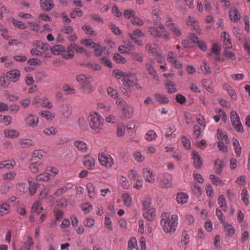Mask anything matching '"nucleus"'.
<instances>
[{"label":"nucleus","instance_id":"46","mask_svg":"<svg viewBox=\"0 0 250 250\" xmlns=\"http://www.w3.org/2000/svg\"><path fill=\"white\" fill-rule=\"evenodd\" d=\"M155 97L156 100L162 104H167L169 102L168 99L164 95L156 94Z\"/></svg>","mask_w":250,"mask_h":250},{"label":"nucleus","instance_id":"20","mask_svg":"<svg viewBox=\"0 0 250 250\" xmlns=\"http://www.w3.org/2000/svg\"><path fill=\"white\" fill-rule=\"evenodd\" d=\"M34 243L31 236H28L27 240L23 243L21 248V250H30L33 247Z\"/></svg>","mask_w":250,"mask_h":250},{"label":"nucleus","instance_id":"52","mask_svg":"<svg viewBox=\"0 0 250 250\" xmlns=\"http://www.w3.org/2000/svg\"><path fill=\"white\" fill-rule=\"evenodd\" d=\"M63 90L66 95L72 94L75 92L74 88L67 84L63 85Z\"/></svg>","mask_w":250,"mask_h":250},{"label":"nucleus","instance_id":"13","mask_svg":"<svg viewBox=\"0 0 250 250\" xmlns=\"http://www.w3.org/2000/svg\"><path fill=\"white\" fill-rule=\"evenodd\" d=\"M189 235L186 231L183 232L182 239L179 244V247L184 250H187L189 243Z\"/></svg>","mask_w":250,"mask_h":250},{"label":"nucleus","instance_id":"19","mask_svg":"<svg viewBox=\"0 0 250 250\" xmlns=\"http://www.w3.org/2000/svg\"><path fill=\"white\" fill-rule=\"evenodd\" d=\"M72 112V107L68 104H63L60 110L61 114L65 117H68Z\"/></svg>","mask_w":250,"mask_h":250},{"label":"nucleus","instance_id":"29","mask_svg":"<svg viewBox=\"0 0 250 250\" xmlns=\"http://www.w3.org/2000/svg\"><path fill=\"white\" fill-rule=\"evenodd\" d=\"M188 196L186 193H178L176 197V201L179 204H186L188 200Z\"/></svg>","mask_w":250,"mask_h":250},{"label":"nucleus","instance_id":"16","mask_svg":"<svg viewBox=\"0 0 250 250\" xmlns=\"http://www.w3.org/2000/svg\"><path fill=\"white\" fill-rule=\"evenodd\" d=\"M76 81L79 83L81 86L87 83H92L93 81V79L92 76L88 75H85L83 74H81L77 76L76 78Z\"/></svg>","mask_w":250,"mask_h":250},{"label":"nucleus","instance_id":"64","mask_svg":"<svg viewBox=\"0 0 250 250\" xmlns=\"http://www.w3.org/2000/svg\"><path fill=\"white\" fill-rule=\"evenodd\" d=\"M20 144L22 147H26L33 145L34 143L30 139H23L20 141Z\"/></svg>","mask_w":250,"mask_h":250},{"label":"nucleus","instance_id":"45","mask_svg":"<svg viewBox=\"0 0 250 250\" xmlns=\"http://www.w3.org/2000/svg\"><path fill=\"white\" fill-rule=\"evenodd\" d=\"M82 29L86 34L94 36L96 35L95 31L90 25H84L82 27Z\"/></svg>","mask_w":250,"mask_h":250},{"label":"nucleus","instance_id":"15","mask_svg":"<svg viewBox=\"0 0 250 250\" xmlns=\"http://www.w3.org/2000/svg\"><path fill=\"white\" fill-rule=\"evenodd\" d=\"M192 155L194 167L197 169L200 168L203 165V161L201 156L195 150H193Z\"/></svg>","mask_w":250,"mask_h":250},{"label":"nucleus","instance_id":"40","mask_svg":"<svg viewBox=\"0 0 250 250\" xmlns=\"http://www.w3.org/2000/svg\"><path fill=\"white\" fill-rule=\"evenodd\" d=\"M191 187L195 194L197 195L198 196L201 195L202 190L199 185H197L195 182H192L191 183Z\"/></svg>","mask_w":250,"mask_h":250},{"label":"nucleus","instance_id":"59","mask_svg":"<svg viewBox=\"0 0 250 250\" xmlns=\"http://www.w3.org/2000/svg\"><path fill=\"white\" fill-rule=\"evenodd\" d=\"M41 104L42 107L50 109L52 107V104L46 97H43L41 100Z\"/></svg>","mask_w":250,"mask_h":250},{"label":"nucleus","instance_id":"3","mask_svg":"<svg viewBox=\"0 0 250 250\" xmlns=\"http://www.w3.org/2000/svg\"><path fill=\"white\" fill-rule=\"evenodd\" d=\"M128 36L136 44L140 46L143 45L142 41L139 38L144 37L145 34L143 33L140 29L134 30L132 33H129Z\"/></svg>","mask_w":250,"mask_h":250},{"label":"nucleus","instance_id":"37","mask_svg":"<svg viewBox=\"0 0 250 250\" xmlns=\"http://www.w3.org/2000/svg\"><path fill=\"white\" fill-rule=\"evenodd\" d=\"M128 178L133 181H135L140 178V175L137 171L134 170H130L127 173Z\"/></svg>","mask_w":250,"mask_h":250},{"label":"nucleus","instance_id":"25","mask_svg":"<svg viewBox=\"0 0 250 250\" xmlns=\"http://www.w3.org/2000/svg\"><path fill=\"white\" fill-rule=\"evenodd\" d=\"M221 37L223 39V42L226 45V47L228 48H231V42L229 34L226 32H223L222 33Z\"/></svg>","mask_w":250,"mask_h":250},{"label":"nucleus","instance_id":"26","mask_svg":"<svg viewBox=\"0 0 250 250\" xmlns=\"http://www.w3.org/2000/svg\"><path fill=\"white\" fill-rule=\"evenodd\" d=\"M146 68L147 71L148 72L149 74L153 76L154 78L156 80H159V76L157 73L156 70L154 69V68L152 66V65L149 63H147L146 64Z\"/></svg>","mask_w":250,"mask_h":250},{"label":"nucleus","instance_id":"51","mask_svg":"<svg viewBox=\"0 0 250 250\" xmlns=\"http://www.w3.org/2000/svg\"><path fill=\"white\" fill-rule=\"evenodd\" d=\"M108 95L113 99H116L118 96V93L117 89L112 87H108L107 89Z\"/></svg>","mask_w":250,"mask_h":250},{"label":"nucleus","instance_id":"31","mask_svg":"<svg viewBox=\"0 0 250 250\" xmlns=\"http://www.w3.org/2000/svg\"><path fill=\"white\" fill-rule=\"evenodd\" d=\"M218 203L220 208H222L224 211H227L228 208L224 195H221L219 196L218 199Z\"/></svg>","mask_w":250,"mask_h":250},{"label":"nucleus","instance_id":"43","mask_svg":"<svg viewBox=\"0 0 250 250\" xmlns=\"http://www.w3.org/2000/svg\"><path fill=\"white\" fill-rule=\"evenodd\" d=\"M201 84L208 91L211 92L213 90V87L211 83L207 79H203L201 81Z\"/></svg>","mask_w":250,"mask_h":250},{"label":"nucleus","instance_id":"58","mask_svg":"<svg viewBox=\"0 0 250 250\" xmlns=\"http://www.w3.org/2000/svg\"><path fill=\"white\" fill-rule=\"evenodd\" d=\"M70 17L72 19L76 18V16H78L79 17H82L83 15V12L80 10L79 8H75L72 10L71 12Z\"/></svg>","mask_w":250,"mask_h":250},{"label":"nucleus","instance_id":"62","mask_svg":"<svg viewBox=\"0 0 250 250\" xmlns=\"http://www.w3.org/2000/svg\"><path fill=\"white\" fill-rule=\"evenodd\" d=\"M12 23L16 27H17L20 29H24L27 28V25L21 21H17L14 19H13Z\"/></svg>","mask_w":250,"mask_h":250},{"label":"nucleus","instance_id":"11","mask_svg":"<svg viewBox=\"0 0 250 250\" xmlns=\"http://www.w3.org/2000/svg\"><path fill=\"white\" fill-rule=\"evenodd\" d=\"M21 75V72L19 70L13 69L7 72L6 77L9 81L15 83L17 82Z\"/></svg>","mask_w":250,"mask_h":250},{"label":"nucleus","instance_id":"47","mask_svg":"<svg viewBox=\"0 0 250 250\" xmlns=\"http://www.w3.org/2000/svg\"><path fill=\"white\" fill-rule=\"evenodd\" d=\"M5 136L9 138L17 137L19 135V133L15 130H5L4 132Z\"/></svg>","mask_w":250,"mask_h":250},{"label":"nucleus","instance_id":"27","mask_svg":"<svg viewBox=\"0 0 250 250\" xmlns=\"http://www.w3.org/2000/svg\"><path fill=\"white\" fill-rule=\"evenodd\" d=\"M214 167L216 173L221 174L224 167V162L220 159L216 160L215 162Z\"/></svg>","mask_w":250,"mask_h":250},{"label":"nucleus","instance_id":"57","mask_svg":"<svg viewBox=\"0 0 250 250\" xmlns=\"http://www.w3.org/2000/svg\"><path fill=\"white\" fill-rule=\"evenodd\" d=\"M125 131V127L123 124H119L117 126V130L116 134L119 137H121L124 135Z\"/></svg>","mask_w":250,"mask_h":250},{"label":"nucleus","instance_id":"35","mask_svg":"<svg viewBox=\"0 0 250 250\" xmlns=\"http://www.w3.org/2000/svg\"><path fill=\"white\" fill-rule=\"evenodd\" d=\"M200 69L202 73L205 74H209L211 73V70L209 65L206 62H203L201 64Z\"/></svg>","mask_w":250,"mask_h":250},{"label":"nucleus","instance_id":"39","mask_svg":"<svg viewBox=\"0 0 250 250\" xmlns=\"http://www.w3.org/2000/svg\"><path fill=\"white\" fill-rule=\"evenodd\" d=\"M65 48L62 45H57L53 46L51 48V51L54 55H59L60 53H62Z\"/></svg>","mask_w":250,"mask_h":250},{"label":"nucleus","instance_id":"32","mask_svg":"<svg viewBox=\"0 0 250 250\" xmlns=\"http://www.w3.org/2000/svg\"><path fill=\"white\" fill-rule=\"evenodd\" d=\"M122 199L125 206L130 207L132 204V198L127 193H124L122 195Z\"/></svg>","mask_w":250,"mask_h":250},{"label":"nucleus","instance_id":"5","mask_svg":"<svg viewBox=\"0 0 250 250\" xmlns=\"http://www.w3.org/2000/svg\"><path fill=\"white\" fill-rule=\"evenodd\" d=\"M230 120L235 129L238 132H242L243 127L241 123L239 116L235 111H232L230 113Z\"/></svg>","mask_w":250,"mask_h":250},{"label":"nucleus","instance_id":"18","mask_svg":"<svg viewBox=\"0 0 250 250\" xmlns=\"http://www.w3.org/2000/svg\"><path fill=\"white\" fill-rule=\"evenodd\" d=\"M143 216L148 221H152L156 216V210L155 208H151L144 211Z\"/></svg>","mask_w":250,"mask_h":250},{"label":"nucleus","instance_id":"38","mask_svg":"<svg viewBox=\"0 0 250 250\" xmlns=\"http://www.w3.org/2000/svg\"><path fill=\"white\" fill-rule=\"evenodd\" d=\"M157 137L156 133L153 130H148L145 135V139L148 141L155 140Z\"/></svg>","mask_w":250,"mask_h":250},{"label":"nucleus","instance_id":"30","mask_svg":"<svg viewBox=\"0 0 250 250\" xmlns=\"http://www.w3.org/2000/svg\"><path fill=\"white\" fill-rule=\"evenodd\" d=\"M10 207L9 204L4 202L0 204V216L6 214L10 211Z\"/></svg>","mask_w":250,"mask_h":250},{"label":"nucleus","instance_id":"56","mask_svg":"<svg viewBox=\"0 0 250 250\" xmlns=\"http://www.w3.org/2000/svg\"><path fill=\"white\" fill-rule=\"evenodd\" d=\"M151 204V199L149 197H147L145 198L142 201V205L144 210L149 209L151 208L150 205Z\"/></svg>","mask_w":250,"mask_h":250},{"label":"nucleus","instance_id":"4","mask_svg":"<svg viewBox=\"0 0 250 250\" xmlns=\"http://www.w3.org/2000/svg\"><path fill=\"white\" fill-rule=\"evenodd\" d=\"M99 161L100 164L106 167H110L113 164V159L111 156L106 153H102L99 155Z\"/></svg>","mask_w":250,"mask_h":250},{"label":"nucleus","instance_id":"22","mask_svg":"<svg viewBox=\"0 0 250 250\" xmlns=\"http://www.w3.org/2000/svg\"><path fill=\"white\" fill-rule=\"evenodd\" d=\"M74 146L79 150L85 152L88 148L87 144L83 141L77 140L74 142Z\"/></svg>","mask_w":250,"mask_h":250},{"label":"nucleus","instance_id":"44","mask_svg":"<svg viewBox=\"0 0 250 250\" xmlns=\"http://www.w3.org/2000/svg\"><path fill=\"white\" fill-rule=\"evenodd\" d=\"M28 183L29 184V190L30 194L33 195L36 192L38 187L37 183L32 181L31 180H28Z\"/></svg>","mask_w":250,"mask_h":250},{"label":"nucleus","instance_id":"21","mask_svg":"<svg viewBox=\"0 0 250 250\" xmlns=\"http://www.w3.org/2000/svg\"><path fill=\"white\" fill-rule=\"evenodd\" d=\"M166 88L169 93H173L177 91L176 84L172 81L167 80L165 83Z\"/></svg>","mask_w":250,"mask_h":250},{"label":"nucleus","instance_id":"14","mask_svg":"<svg viewBox=\"0 0 250 250\" xmlns=\"http://www.w3.org/2000/svg\"><path fill=\"white\" fill-rule=\"evenodd\" d=\"M40 5L42 10L48 12L53 8L54 3L53 0H40Z\"/></svg>","mask_w":250,"mask_h":250},{"label":"nucleus","instance_id":"50","mask_svg":"<svg viewBox=\"0 0 250 250\" xmlns=\"http://www.w3.org/2000/svg\"><path fill=\"white\" fill-rule=\"evenodd\" d=\"M42 152L41 150H35L32 154V161H35L36 163H38L40 162V159L42 157Z\"/></svg>","mask_w":250,"mask_h":250},{"label":"nucleus","instance_id":"23","mask_svg":"<svg viewBox=\"0 0 250 250\" xmlns=\"http://www.w3.org/2000/svg\"><path fill=\"white\" fill-rule=\"evenodd\" d=\"M16 165V162L14 160H8L1 162L0 163V168L12 169Z\"/></svg>","mask_w":250,"mask_h":250},{"label":"nucleus","instance_id":"55","mask_svg":"<svg viewBox=\"0 0 250 250\" xmlns=\"http://www.w3.org/2000/svg\"><path fill=\"white\" fill-rule=\"evenodd\" d=\"M12 121V117L10 116L0 115V123H4L5 125H10Z\"/></svg>","mask_w":250,"mask_h":250},{"label":"nucleus","instance_id":"6","mask_svg":"<svg viewBox=\"0 0 250 250\" xmlns=\"http://www.w3.org/2000/svg\"><path fill=\"white\" fill-rule=\"evenodd\" d=\"M148 32L153 37L155 38H163L164 39H169V34L166 31H160L158 29L154 27H147Z\"/></svg>","mask_w":250,"mask_h":250},{"label":"nucleus","instance_id":"2","mask_svg":"<svg viewBox=\"0 0 250 250\" xmlns=\"http://www.w3.org/2000/svg\"><path fill=\"white\" fill-rule=\"evenodd\" d=\"M90 128L95 132H100L103 128L104 120L102 116L97 112L91 113L88 117Z\"/></svg>","mask_w":250,"mask_h":250},{"label":"nucleus","instance_id":"10","mask_svg":"<svg viewBox=\"0 0 250 250\" xmlns=\"http://www.w3.org/2000/svg\"><path fill=\"white\" fill-rule=\"evenodd\" d=\"M143 176L145 180L151 183H153L155 181V173L153 170L150 168H144L143 169Z\"/></svg>","mask_w":250,"mask_h":250},{"label":"nucleus","instance_id":"53","mask_svg":"<svg viewBox=\"0 0 250 250\" xmlns=\"http://www.w3.org/2000/svg\"><path fill=\"white\" fill-rule=\"evenodd\" d=\"M42 162L40 161L38 163H36L35 161H32V163L30 166V169L33 173H37L40 171L38 166L42 165Z\"/></svg>","mask_w":250,"mask_h":250},{"label":"nucleus","instance_id":"24","mask_svg":"<svg viewBox=\"0 0 250 250\" xmlns=\"http://www.w3.org/2000/svg\"><path fill=\"white\" fill-rule=\"evenodd\" d=\"M229 16L231 21H234L235 22L238 21L240 19L241 15L239 11L236 9H233L230 10L229 12Z\"/></svg>","mask_w":250,"mask_h":250},{"label":"nucleus","instance_id":"61","mask_svg":"<svg viewBox=\"0 0 250 250\" xmlns=\"http://www.w3.org/2000/svg\"><path fill=\"white\" fill-rule=\"evenodd\" d=\"M121 186L125 189H128L130 187V184L128 181L126 179V177L122 176L120 179Z\"/></svg>","mask_w":250,"mask_h":250},{"label":"nucleus","instance_id":"7","mask_svg":"<svg viewBox=\"0 0 250 250\" xmlns=\"http://www.w3.org/2000/svg\"><path fill=\"white\" fill-rule=\"evenodd\" d=\"M172 175L167 173L160 174L158 178L161 186L163 187H170L172 184Z\"/></svg>","mask_w":250,"mask_h":250},{"label":"nucleus","instance_id":"42","mask_svg":"<svg viewBox=\"0 0 250 250\" xmlns=\"http://www.w3.org/2000/svg\"><path fill=\"white\" fill-rule=\"evenodd\" d=\"M86 188L88 191V195L89 198H92L95 196V188L93 185L91 183H88L87 184Z\"/></svg>","mask_w":250,"mask_h":250},{"label":"nucleus","instance_id":"17","mask_svg":"<svg viewBox=\"0 0 250 250\" xmlns=\"http://www.w3.org/2000/svg\"><path fill=\"white\" fill-rule=\"evenodd\" d=\"M83 165L87 168L92 169L95 165V159L90 155H86L84 157Z\"/></svg>","mask_w":250,"mask_h":250},{"label":"nucleus","instance_id":"9","mask_svg":"<svg viewBox=\"0 0 250 250\" xmlns=\"http://www.w3.org/2000/svg\"><path fill=\"white\" fill-rule=\"evenodd\" d=\"M122 119H128L130 118L134 113V109L133 106L130 105L125 104L122 108Z\"/></svg>","mask_w":250,"mask_h":250},{"label":"nucleus","instance_id":"49","mask_svg":"<svg viewBox=\"0 0 250 250\" xmlns=\"http://www.w3.org/2000/svg\"><path fill=\"white\" fill-rule=\"evenodd\" d=\"M224 229L229 236H232L235 233L234 228L231 225L227 223L225 224Z\"/></svg>","mask_w":250,"mask_h":250},{"label":"nucleus","instance_id":"48","mask_svg":"<svg viewBox=\"0 0 250 250\" xmlns=\"http://www.w3.org/2000/svg\"><path fill=\"white\" fill-rule=\"evenodd\" d=\"M133 156L135 160L138 163H142L145 160V157L139 151L135 152L133 154Z\"/></svg>","mask_w":250,"mask_h":250},{"label":"nucleus","instance_id":"34","mask_svg":"<svg viewBox=\"0 0 250 250\" xmlns=\"http://www.w3.org/2000/svg\"><path fill=\"white\" fill-rule=\"evenodd\" d=\"M91 83L87 82L82 86V88L85 93L89 94L94 91V88Z\"/></svg>","mask_w":250,"mask_h":250},{"label":"nucleus","instance_id":"63","mask_svg":"<svg viewBox=\"0 0 250 250\" xmlns=\"http://www.w3.org/2000/svg\"><path fill=\"white\" fill-rule=\"evenodd\" d=\"M113 59L117 63H125L126 61V59L120 54H115Z\"/></svg>","mask_w":250,"mask_h":250},{"label":"nucleus","instance_id":"54","mask_svg":"<svg viewBox=\"0 0 250 250\" xmlns=\"http://www.w3.org/2000/svg\"><path fill=\"white\" fill-rule=\"evenodd\" d=\"M129 250H138L137 241L135 238L130 239L128 244Z\"/></svg>","mask_w":250,"mask_h":250},{"label":"nucleus","instance_id":"60","mask_svg":"<svg viewBox=\"0 0 250 250\" xmlns=\"http://www.w3.org/2000/svg\"><path fill=\"white\" fill-rule=\"evenodd\" d=\"M68 188L66 186H63L58 188L54 192V195L55 197H59L65 193L67 190Z\"/></svg>","mask_w":250,"mask_h":250},{"label":"nucleus","instance_id":"33","mask_svg":"<svg viewBox=\"0 0 250 250\" xmlns=\"http://www.w3.org/2000/svg\"><path fill=\"white\" fill-rule=\"evenodd\" d=\"M43 210V208L41 207V204L39 202H36L32 206L31 208L32 213H37L38 214L41 213Z\"/></svg>","mask_w":250,"mask_h":250},{"label":"nucleus","instance_id":"41","mask_svg":"<svg viewBox=\"0 0 250 250\" xmlns=\"http://www.w3.org/2000/svg\"><path fill=\"white\" fill-rule=\"evenodd\" d=\"M93 48H94V55L96 56H101L103 52L105 50L104 47L102 46L99 44H95V46L93 47Z\"/></svg>","mask_w":250,"mask_h":250},{"label":"nucleus","instance_id":"12","mask_svg":"<svg viewBox=\"0 0 250 250\" xmlns=\"http://www.w3.org/2000/svg\"><path fill=\"white\" fill-rule=\"evenodd\" d=\"M39 118L33 114H29L25 119L26 124L30 127H35L39 123Z\"/></svg>","mask_w":250,"mask_h":250},{"label":"nucleus","instance_id":"1","mask_svg":"<svg viewBox=\"0 0 250 250\" xmlns=\"http://www.w3.org/2000/svg\"><path fill=\"white\" fill-rule=\"evenodd\" d=\"M178 216L176 214L170 216L168 212H163L161 216V225L166 233H173L178 224Z\"/></svg>","mask_w":250,"mask_h":250},{"label":"nucleus","instance_id":"8","mask_svg":"<svg viewBox=\"0 0 250 250\" xmlns=\"http://www.w3.org/2000/svg\"><path fill=\"white\" fill-rule=\"evenodd\" d=\"M123 82L124 85L126 87H131L137 85V79L132 74L126 75L123 79Z\"/></svg>","mask_w":250,"mask_h":250},{"label":"nucleus","instance_id":"36","mask_svg":"<svg viewBox=\"0 0 250 250\" xmlns=\"http://www.w3.org/2000/svg\"><path fill=\"white\" fill-rule=\"evenodd\" d=\"M33 45L36 47L41 48L43 51H46L48 49L49 45L47 43H44L40 41H34L33 42Z\"/></svg>","mask_w":250,"mask_h":250},{"label":"nucleus","instance_id":"28","mask_svg":"<svg viewBox=\"0 0 250 250\" xmlns=\"http://www.w3.org/2000/svg\"><path fill=\"white\" fill-rule=\"evenodd\" d=\"M241 200L245 205H248L250 203L249 194L246 188H244L241 193Z\"/></svg>","mask_w":250,"mask_h":250}]
</instances>
